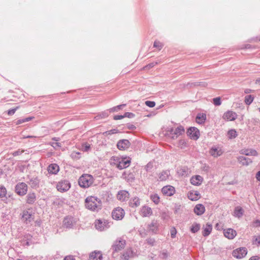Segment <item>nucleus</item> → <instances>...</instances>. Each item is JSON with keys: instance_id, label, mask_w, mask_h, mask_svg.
I'll use <instances>...</instances> for the list:
<instances>
[{"instance_id": "obj_39", "label": "nucleus", "mask_w": 260, "mask_h": 260, "mask_svg": "<svg viewBox=\"0 0 260 260\" xmlns=\"http://www.w3.org/2000/svg\"><path fill=\"white\" fill-rule=\"evenodd\" d=\"M150 199L156 205L158 204L160 202V198L157 194H153L151 195Z\"/></svg>"}, {"instance_id": "obj_41", "label": "nucleus", "mask_w": 260, "mask_h": 260, "mask_svg": "<svg viewBox=\"0 0 260 260\" xmlns=\"http://www.w3.org/2000/svg\"><path fill=\"white\" fill-rule=\"evenodd\" d=\"M118 130L117 129H112L108 131H106L103 133V135L105 136H107L108 135H111L112 134H115L118 133Z\"/></svg>"}, {"instance_id": "obj_20", "label": "nucleus", "mask_w": 260, "mask_h": 260, "mask_svg": "<svg viewBox=\"0 0 260 260\" xmlns=\"http://www.w3.org/2000/svg\"><path fill=\"white\" fill-rule=\"evenodd\" d=\"M200 197V194L196 190H191L188 193V198L191 201H197Z\"/></svg>"}, {"instance_id": "obj_17", "label": "nucleus", "mask_w": 260, "mask_h": 260, "mask_svg": "<svg viewBox=\"0 0 260 260\" xmlns=\"http://www.w3.org/2000/svg\"><path fill=\"white\" fill-rule=\"evenodd\" d=\"M27 190V186L25 183H21L17 186V194L24 195L26 194Z\"/></svg>"}, {"instance_id": "obj_1", "label": "nucleus", "mask_w": 260, "mask_h": 260, "mask_svg": "<svg viewBox=\"0 0 260 260\" xmlns=\"http://www.w3.org/2000/svg\"><path fill=\"white\" fill-rule=\"evenodd\" d=\"M131 162V158L129 157L112 156L110 159L111 165L115 166L118 169L121 170L127 168Z\"/></svg>"}, {"instance_id": "obj_6", "label": "nucleus", "mask_w": 260, "mask_h": 260, "mask_svg": "<svg viewBox=\"0 0 260 260\" xmlns=\"http://www.w3.org/2000/svg\"><path fill=\"white\" fill-rule=\"evenodd\" d=\"M247 254V249L245 247H240L234 250L232 255L237 259H241L244 257Z\"/></svg>"}, {"instance_id": "obj_49", "label": "nucleus", "mask_w": 260, "mask_h": 260, "mask_svg": "<svg viewBox=\"0 0 260 260\" xmlns=\"http://www.w3.org/2000/svg\"><path fill=\"white\" fill-rule=\"evenodd\" d=\"M253 244L256 245L257 246L260 244V236H257L254 237Z\"/></svg>"}, {"instance_id": "obj_10", "label": "nucleus", "mask_w": 260, "mask_h": 260, "mask_svg": "<svg viewBox=\"0 0 260 260\" xmlns=\"http://www.w3.org/2000/svg\"><path fill=\"white\" fill-rule=\"evenodd\" d=\"M34 213L31 209L23 211L22 215V218L25 221L30 222L34 219Z\"/></svg>"}, {"instance_id": "obj_52", "label": "nucleus", "mask_w": 260, "mask_h": 260, "mask_svg": "<svg viewBox=\"0 0 260 260\" xmlns=\"http://www.w3.org/2000/svg\"><path fill=\"white\" fill-rule=\"evenodd\" d=\"M15 109H11V110H10L8 111V115L9 116H11V115H13L15 114Z\"/></svg>"}, {"instance_id": "obj_33", "label": "nucleus", "mask_w": 260, "mask_h": 260, "mask_svg": "<svg viewBox=\"0 0 260 260\" xmlns=\"http://www.w3.org/2000/svg\"><path fill=\"white\" fill-rule=\"evenodd\" d=\"M227 136L230 139H235L238 136L237 132L235 129H230L228 132Z\"/></svg>"}, {"instance_id": "obj_13", "label": "nucleus", "mask_w": 260, "mask_h": 260, "mask_svg": "<svg viewBox=\"0 0 260 260\" xmlns=\"http://www.w3.org/2000/svg\"><path fill=\"white\" fill-rule=\"evenodd\" d=\"M237 113L232 111H228L225 112L222 116V118L226 121H234L237 118Z\"/></svg>"}, {"instance_id": "obj_32", "label": "nucleus", "mask_w": 260, "mask_h": 260, "mask_svg": "<svg viewBox=\"0 0 260 260\" xmlns=\"http://www.w3.org/2000/svg\"><path fill=\"white\" fill-rule=\"evenodd\" d=\"M238 160L239 162L242 165L247 166L251 162V161L249 159H247L244 156H239L238 158Z\"/></svg>"}, {"instance_id": "obj_61", "label": "nucleus", "mask_w": 260, "mask_h": 260, "mask_svg": "<svg viewBox=\"0 0 260 260\" xmlns=\"http://www.w3.org/2000/svg\"><path fill=\"white\" fill-rule=\"evenodd\" d=\"M26 138H36V136H27Z\"/></svg>"}, {"instance_id": "obj_28", "label": "nucleus", "mask_w": 260, "mask_h": 260, "mask_svg": "<svg viewBox=\"0 0 260 260\" xmlns=\"http://www.w3.org/2000/svg\"><path fill=\"white\" fill-rule=\"evenodd\" d=\"M206 119V115L204 113H199L196 117V122L199 124H203Z\"/></svg>"}, {"instance_id": "obj_40", "label": "nucleus", "mask_w": 260, "mask_h": 260, "mask_svg": "<svg viewBox=\"0 0 260 260\" xmlns=\"http://www.w3.org/2000/svg\"><path fill=\"white\" fill-rule=\"evenodd\" d=\"M254 97L251 95H247L245 97L244 102L246 105H249L253 101Z\"/></svg>"}, {"instance_id": "obj_16", "label": "nucleus", "mask_w": 260, "mask_h": 260, "mask_svg": "<svg viewBox=\"0 0 260 260\" xmlns=\"http://www.w3.org/2000/svg\"><path fill=\"white\" fill-rule=\"evenodd\" d=\"M140 214L143 217L150 216L152 214V209L147 206H143L141 209Z\"/></svg>"}, {"instance_id": "obj_2", "label": "nucleus", "mask_w": 260, "mask_h": 260, "mask_svg": "<svg viewBox=\"0 0 260 260\" xmlns=\"http://www.w3.org/2000/svg\"><path fill=\"white\" fill-rule=\"evenodd\" d=\"M86 207L92 211H98L101 208L102 202L98 197L89 196L85 199Z\"/></svg>"}, {"instance_id": "obj_25", "label": "nucleus", "mask_w": 260, "mask_h": 260, "mask_svg": "<svg viewBox=\"0 0 260 260\" xmlns=\"http://www.w3.org/2000/svg\"><path fill=\"white\" fill-rule=\"evenodd\" d=\"M95 226L96 229L100 231H103L107 228L106 222L100 219L95 220Z\"/></svg>"}, {"instance_id": "obj_15", "label": "nucleus", "mask_w": 260, "mask_h": 260, "mask_svg": "<svg viewBox=\"0 0 260 260\" xmlns=\"http://www.w3.org/2000/svg\"><path fill=\"white\" fill-rule=\"evenodd\" d=\"M224 236L229 239H233L237 235L235 230L229 228L223 231Z\"/></svg>"}, {"instance_id": "obj_62", "label": "nucleus", "mask_w": 260, "mask_h": 260, "mask_svg": "<svg viewBox=\"0 0 260 260\" xmlns=\"http://www.w3.org/2000/svg\"><path fill=\"white\" fill-rule=\"evenodd\" d=\"M24 167H23V169H22V172H23L24 171Z\"/></svg>"}, {"instance_id": "obj_53", "label": "nucleus", "mask_w": 260, "mask_h": 260, "mask_svg": "<svg viewBox=\"0 0 260 260\" xmlns=\"http://www.w3.org/2000/svg\"><path fill=\"white\" fill-rule=\"evenodd\" d=\"M123 118H124V115H115L114 116V120H119V119H121Z\"/></svg>"}, {"instance_id": "obj_60", "label": "nucleus", "mask_w": 260, "mask_h": 260, "mask_svg": "<svg viewBox=\"0 0 260 260\" xmlns=\"http://www.w3.org/2000/svg\"><path fill=\"white\" fill-rule=\"evenodd\" d=\"M125 106V104H124V105H119V106H117V108H118L119 109H120V107H121V106Z\"/></svg>"}, {"instance_id": "obj_3", "label": "nucleus", "mask_w": 260, "mask_h": 260, "mask_svg": "<svg viewBox=\"0 0 260 260\" xmlns=\"http://www.w3.org/2000/svg\"><path fill=\"white\" fill-rule=\"evenodd\" d=\"M185 130L183 126H179L176 127H168L166 131V135L169 138L176 139L179 136L184 134Z\"/></svg>"}, {"instance_id": "obj_51", "label": "nucleus", "mask_w": 260, "mask_h": 260, "mask_svg": "<svg viewBox=\"0 0 260 260\" xmlns=\"http://www.w3.org/2000/svg\"><path fill=\"white\" fill-rule=\"evenodd\" d=\"M63 260H75V258L72 255H68L64 258Z\"/></svg>"}, {"instance_id": "obj_55", "label": "nucleus", "mask_w": 260, "mask_h": 260, "mask_svg": "<svg viewBox=\"0 0 260 260\" xmlns=\"http://www.w3.org/2000/svg\"><path fill=\"white\" fill-rule=\"evenodd\" d=\"M249 260H260V257L257 256H252Z\"/></svg>"}, {"instance_id": "obj_5", "label": "nucleus", "mask_w": 260, "mask_h": 260, "mask_svg": "<svg viewBox=\"0 0 260 260\" xmlns=\"http://www.w3.org/2000/svg\"><path fill=\"white\" fill-rule=\"evenodd\" d=\"M77 220L71 216H68L64 218L62 226L65 229L73 228L76 224Z\"/></svg>"}, {"instance_id": "obj_30", "label": "nucleus", "mask_w": 260, "mask_h": 260, "mask_svg": "<svg viewBox=\"0 0 260 260\" xmlns=\"http://www.w3.org/2000/svg\"><path fill=\"white\" fill-rule=\"evenodd\" d=\"M212 230V226L211 224L207 223L206 225L204 227L203 232V235L204 236H208Z\"/></svg>"}, {"instance_id": "obj_47", "label": "nucleus", "mask_w": 260, "mask_h": 260, "mask_svg": "<svg viewBox=\"0 0 260 260\" xmlns=\"http://www.w3.org/2000/svg\"><path fill=\"white\" fill-rule=\"evenodd\" d=\"M145 105L149 107L153 108L155 106V103L153 101H147L145 102Z\"/></svg>"}, {"instance_id": "obj_57", "label": "nucleus", "mask_w": 260, "mask_h": 260, "mask_svg": "<svg viewBox=\"0 0 260 260\" xmlns=\"http://www.w3.org/2000/svg\"><path fill=\"white\" fill-rule=\"evenodd\" d=\"M162 255L164 258H166L168 256V254L167 253L164 252L162 253Z\"/></svg>"}, {"instance_id": "obj_36", "label": "nucleus", "mask_w": 260, "mask_h": 260, "mask_svg": "<svg viewBox=\"0 0 260 260\" xmlns=\"http://www.w3.org/2000/svg\"><path fill=\"white\" fill-rule=\"evenodd\" d=\"M148 229L149 231L153 233H156L157 231L158 227L157 224L154 222H152L148 225Z\"/></svg>"}, {"instance_id": "obj_21", "label": "nucleus", "mask_w": 260, "mask_h": 260, "mask_svg": "<svg viewBox=\"0 0 260 260\" xmlns=\"http://www.w3.org/2000/svg\"><path fill=\"white\" fill-rule=\"evenodd\" d=\"M128 193L125 190H121L118 192L117 195V198L121 201H124L128 198Z\"/></svg>"}, {"instance_id": "obj_19", "label": "nucleus", "mask_w": 260, "mask_h": 260, "mask_svg": "<svg viewBox=\"0 0 260 260\" xmlns=\"http://www.w3.org/2000/svg\"><path fill=\"white\" fill-rule=\"evenodd\" d=\"M47 170L50 174H56L59 171V167L56 164H52L48 167Z\"/></svg>"}, {"instance_id": "obj_59", "label": "nucleus", "mask_w": 260, "mask_h": 260, "mask_svg": "<svg viewBox=\"0 0 260 260\" xmlns=\"http://www.w3.org/2000/svg\"><path fill=\"white\" fill-rule=\"evenodd\" d=\"M255 223L256 224V226H260V221L258 220H257L255 222Z\"/></svg>"}, {"instance_id": "obj_35", "label": "nucleus", "mask_w": 260, "mask_h": 260, "mask_svg": "<svg viewBox=\"0 0 260 260\" xmlns=\"http://www.w3.org/2000/svg\"><path fill=\"white\" fill-rule=\"evenodd\" d=\"M7 194V190L6 187L3 185H0V199L6 198Z\"/></svg>"}, {"instance_id": "obj_38", "label": "nucleus", "mask_w": 260, "mask_h": 260, "mask_svg": "<svg viewBox=\"0 0 260 260\" xmlns=\"http://www.w3.org/2000/svg\"><path fill=\"white\" fill-rule=\"evenodd\" d=\"M169 175L166 171H162L159 174V179L160 181H163L166 180L168 178Z\"/></svg>"}, {"instance_id": "obj_54", "label": "nucleus", "mask_w": 260, "mask_h": 260, "mask_svg": "<svg viewBox=\"0 0 260 260\" xmlns=\"http://www.w3.org/2000/svg\"><path fill=\"white\" fill-rule=\"evenodd\" d=\"M256 178L258 181H260V171L256 173Z\"/></svg>"}, {"instance_id": "obj_46", "label": "nucleus", "mask_w": 260, "mask_h": 260, "mask_svg": "<svg viewBox=\"0 0 260 260\" xmlns=\"http://www.w3.org/2000/svg\"><path fill=\"white\" fill-rule=\"evenodd\" d=\"M156 64V63H153V62L149 63L146 66H144L142 70H149L151 68H153Z\"/></svg>"}, {"instance_id": "obj_14", "label": "nucleus", "mask_w": 260, "mask_h": 260, "mask_svg": "<svg viewBox=\"0 0 260 260\" xmlns=\"http://www.w3.org/2000/svg\"><path fill=\"white\" fill-rule=\"evenodd\" d=\"M130 142L127 140H120L117 144V148L120 150H125L129 148Z\"/></svg>"}, {"instance_id": "obj_48", "label": "nucleus", "mask_w": 260, "mask_h": 260, "mask_svg": "<svg viewBox=\"0 0 260 260\" xmlns=\"http://www.w3.org/2000/svg\"><path fill=\"white\" fill-rule=\"evenodd\" d=\"M171 237L172 238H174L176 237L177 234V231L174 227L171 228L170 231Z\"/></svg>"}, {"instance_id": "obj_34", "label": "nucleus", "mask_w": 260, "mask_h": 260, "mask_svg": "<svg viewBox=\"0 0 260 260\" xmlns=\"http://www.w3.org/2000/svg\"><path fill=\"white\" fill-rule=\"evenodd\" d=\"M36 201V195L34 193H29L27 196V203L31 204Z\"/></svg>"}, {"instance_id": "obj_44", "label": "nucleus", "mask_w": 260, "mask_h": 260, "mask_svg": "<svg viewBox=\"0 0 260 260\" xmlns=\"http://www.w3.org/2000/svg\"><path fill=\"white\" fill-rule=\"evenodd\" d=\"M153 46L156 48L158 50H160L162 48L163 45L161 43L158 41H155L153 44Z\"/></svg>"}, {"instance_id": "obj_11", "label": "nucleus", "mask_w": 260, "mask_h": 260, "mask_svg": "<svg viewBox=\"0 0 260 260\" xmlns=\"http://www.w3.org/2000/svg\"><path fill=\"white\" fill-rule=\"evenodd\" d=\"M175 189L174 187L171 185H166L164 186L161 189V192L165 196L171 197L175 193Z\"/></svg>"}, {"instance_id": "obj_37", "label": "nucleus", "mask_w": 260, "mask_h": 260, "mask_svg": "<svg viewBox=\"0 0 260 260\" xmlns=\"http://www.w3.org/2000/svg\"><path fill=\"white\" fill-rule=\"evenodd\" d=\"M35 118L34 116H30L25 118H20L17 120V125L22 124L23 123L29 121Z\"/></svg>"}, {"instance_id": "obj_22", "label": "nucleus", "mask_w": 260, "mask_h": 260, "mask_svg": "<svg viewBox=\"0 0 260 260\" xmlns=\"http://www.w3.org/2000/svg\"><path fill=\"white\" fill-rule=\"evenodd\" d=\"M102 254L99 251H94L89 255V260H101Z\"/></svg>"}, {"instance_id": "obj_56", "label": "nucleus", "mask_w": 260, "mask_h": 260, "mask_svg": "<svg viewBox=\"0 0 260 260\" xmlns=\"http://www.w3.org/2000/svg\"><path fill=\"white\" fill-rule=\"evenodd\" d=\"M179 144L180 145H183V144H184V145H185H185H186V142H185L184 140H179Z\"/></svg>"}, {"instance_id": "obj_9", "label": "nucleus", "mask_w": 260, "mask_h": 260, "mask_svg": "<svg viewBox=\"0 0 260 260\" xmlns=\"http://www.w3.org/2000/svg\"><path fill=\"white\" fill-rule=\"evenodd\" d=\"M187 134L189 137L192 140H198L200 136L199 130L194 127L189 128L187 131Z\"/></svg>"}, {"instance_id": "obj_7", "label": "nucleus", "mask_w": 260, "mask_h": 260, "mask_svg": "<svg viewBox=\"0 0 260 260\" xmlns=\"http://www.w3.org/2000/svg\"><path fill=\"white\" fill-rule=\"evenodd\" d=\"M125 213L124 210L120 207H117L115 208L112 212V216L113 219L115 220H121L124 216Z\"/></svg>"}, {"instance_id": "obj_50", "label": "nucleus", "mask_w": 260, "mask_h": 260, "mask_svg": "<svg viewBox=\"0 0 260 260\" xmlns=\"http://www.w3.org/2000/svg\"><path fill=\"white\" fill-rule=\"evenodd\" d=\"M135 116V114H133V113H131V112H126L124 114V117H128V118H133Z\"/></svg>"}, {"instance_id": "obj_29", "label": "nucleus", "mask_w": 260, "mask_h": 260, "mask_svg": "<svg viewBox=\"0 0 260 260\" xmlns=\"http://www.w3.org/2000/svg\"><path fill=\"white\" fill-rule=\"evenodd\" d=\"M140 200L138 197H135L131 200L129 206L132 208H137L140 205Z\"/></svg>"}, {"instance_id": "obj_12", "label": "nucleus", "mask_w": 260, "mask_h": 260, "mask_svg": "<svg viewBox=\"0 0 260 260\" xmlns=\"http://www.w3.org/2000/svg\"><path fill=\"white\" fill-rule=\"evenodd\" d=\"M125 241L123 240H118L115 241L113 245V249L114 252H118L121 250L125 246Z\"/></svg>"}, {"instance_id": "obj_63", "label": "nucleus", "mask_w": 260, "mask_h": 260, "mask_svg": "<svg viewBox=\"0 0 260 260\" xmlns=\"http://www.w3.org/2000/svg\"><path fill=\"white\" fill-rule=\"evenodd\" d=\"M2 171L0 170V175L2 174Z\"/></svg>"}, {"instance_id": "obj_4", "label": "nucleus", "mask_w": 260, "mask_h": 260, "mask_svg": "<svg viewBox=\"0 0 260 260\" xmlns=\"http://www.w3.org/2000/svg\"><path fill=\"white\" fill-rule=\"evenodd\" d=\"M94 182V178L91 175L83 174L79 179L78 183L82 188H88L92 185Z\"/></svg>"}, {"instance_id": "obj_26", "label": "nucleus", "mask_w": 260, "mask_h": 260, "mask_svg": "<svg viewBox=\"0 0 260 260\" xmlns=\"http://www.w3.org/2000/svg\"><path fill=\"white\" fill-rule=\"evenodd\" d=\"M210 154L214 157L220 156L223 151L221 149L217 148H212L210 150Z\"/></svg>"}, {"instance_id": "obj_31", "label": "nucleus", "mask_w": 260, "mask_h": 260, "mask_svg": "<svg viewBox=\"0 0 260 260\" xmlns=\"http://www.w3.org/2000/svg\"><path fill=\"white\" fill-rule=\"evenodd\" d=\"M243 214V210L242 207L238 206L235 208L234 212V216L238 218L241 217Z\"/></svg>"}, {"instance_id": "obj_18", "label": "nucleus", "mask_w": 260, "mask_h": 260, "mask_svg": "<svg viewBox=\"0 0 260 260\" xmlns=\"http://www.w3.org/2000/svg\"><path fill=\"white\" fill-rule=\"evenodd\" d=\"M203 180V178L200 175H196L192 176L190 179V182L194 185H200L201 184Z\"/></svg>"}, {"instance_id": "obj_42", "label": "nucleus", "mask_w": 260, "mask_h": 260, "mask_svg": "<svg viewBox=\"0 0 260 260\" xmlns=\"http://www.w3.org/2000/svg\"><path fill=\"white\" fill-rule=\"evenodd\" d=\"M90 149V145L88 143L82 144L81 150L83 151H88Z\"/></svg>"}, {"instance_id": "obj_8", "label": "nucleus", "mask_w": 260, "mask_h": 260, "mask_svg": "<svg viewBox=\"0 0 260 260\" xmlns=\"http://www.w3.org/2000/svg\"><path fill=\"white\" fill-rule=\"evenodd\" d=\"M71 187L70 183L68 181H61L56 185L57 189L60 192H64L68 190Z\"/></svg>"}, {"instance_id": "obj_24", "label": "nucleus", "mask_w": 260, "mask_h": 260, "mask_svg": "<svg viewBox=\"0 0 260 260\" xmlns=\"http://www.w3.org/2000/svg\"><path fill=\"white\" fill-rule=\"evenodd\" d=\"M205 211V207L202 204H197L194 208V212L198 215H202Z\"/></svg>"}, {"instance_id": "obj_45", "label": "nucleus", "mask_w": 260, "mask_h": 260, "mask_svg": "<svg viewBox=\"0 0 260 260\" xmlns=\"http://www.w3.org/2000/svg\"><path fill=\"white\" fill-rule=\"evenodd\" d=\"M213 103L215 106H219L221 104V99L220 97L214 98Z\"/></svg>"}, {"instance_id": "obj_43", "label": "nucleus", "mask_w": 260, "mask_h": 260, "mask_svg": "<svg viewBox=\"0 0 260 260\" xmlns=\"http://www.w3.org/2000/svg\"><path fill=\"white\" fill-rule=\"evenodd\" d=\"M200 229V224L195 223L193 224L191 228V231L193 233L197 232Z\"/></svg>"}, {"instance_id": "obj_27", "label": "nucleus", "mask_w": 260, "mask_h": 260, "mask_svg": "<svg viewBox=\"0 0 260 260\" xmlns=\"http://www.w3.org/2000/svg\"><path fill=\"white\" fill-rule=\"evenodd\" d=\"M241 153L246 155L256 156L257 155V151L254 149H242L241 151Z\"/></svg>"}, {"instance_id": "obj_58", "label": "nucleus", "mask_w": 260, "mask_h": 260, "mask_svg": "<svg viewBox=\"0 0 260 260\" xmlns=\"http://www.w3.org/2000/svg\"><path fill=\"white\" fill-rule=\"evenodd\" d=\"M251 89H247L245 90V93H250L251 92Z\"/></svg>"}, {"instance_id": "obj_23", "label": "nucleus", "mask_w": 260, "mask_h": 260, "mask_svg": "<svg viewBox=\"0 0 260 260\" xmlns=\"http://www.w3.org/2000/svg\"><path fill=\"white\" fill-rule=\"evenodd\" d=\"M135 252L131 248H127L122 255V258L124 260H128L129 258L134 257Z\"/></svg>"}]
</instances>
